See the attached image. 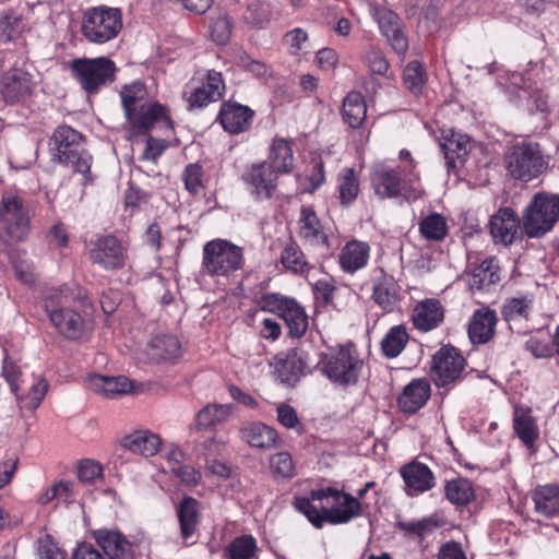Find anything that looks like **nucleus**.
<instances>
[{
    "label": "nucleus",
    "instance_id": "1",
    "mask_svg": "<svg viewBox=\"0 0 559 559\" xmlns=\"http://www.w3.org/2000/svg\"><path fill=\"white\" fill-rule=\"evenodd\" d=\"M294 504L317 528H321L325 522L345 524L364 513L358 498L331 487L312 490L310 497L296 498Z\"/></svg>",
    "mask_w": 559,
    "mask_h": 559
},
{
    "label": "nucleus",
    "instance_id": "2",
    "mask_svg": "<svg viewBox=\"0 0 559 559\" xmlns=\"http://www.w3.org/2000/svg\"><path fill=\"white\" fill-rule=\"evenodd\" d=\"M79 297L69 286L51 289L45 296V311L57 332L69 341L88 338L93 325L80 312L70 308L72 301Z\"/></svg>",
    "mask_w": 559,
    "mask_h": 559
},
{
    "label": "nucleus",
    "instance_id": "3",
    "mask_svg": "<svg viewBox=\"0 0 559 559\" xmlns=\"http://www.w3.org/2000/svg\"><path fill=\"white\" fill-rule=\"evenodd\" d=\"M124 116L133 133L144 134L156 122L171 127L166 109L160 104H148V93L141 82L126 85L120 92Z\"/></svg>",
    "mask_w": 559,
    "mask_h": 559
},
{
    "label": "nucleus",
    "instance_id": "4",
    "mask_svg": "<svg viewBox=\"0 0 559 559\" xmlns=\"http://www.w3.org/2000/svg\"><path fill=\"white\" fill-rule=\"evenodd\" d=\"M245 263L242 248L224 239H214L203 246L201 273L216 282L228 281Z\"/></svg>",
    "mask_w": 559,
    "mask_h": 559
},
{
    "label": "nucleus",
    "instance_id": "5",
    "mask_svg": "<svg viewBox=\"0 0 559 559\" xmlns=\"http://www.w3.org/2000/svg\"><path fill=\"white\" fill-rule=\"evenodd\" d=\"M83 135L69 126H59L49 140L52 162L72 166L82 175L90 173L92 156L82 148Z\"/></svg>",
    "mask_w": 559,
    "mask_h": 559
},
{
    "label": "nucleus",
    "instance_id": "6",
    "mask_svg": "<svg viewBox=\"0 0 559 559\" xmlns=\"http://www.w3.org/2000/svg\"><path fill=\"white\" fill-rule=\"evenodd\" d=\"M504 164L513 179L530 182L545 173L549 159L538 143L521 142L506 152Z\"/></svg>",
    "mask_w": 559,
    "mask_h": 559
},
{
    "label": "nucleus",
    "instance_id": "7",
    "mask_svg": "<svg viewBox=\"0 0 559 559\" xmlns=\"http://www.w3.org/2000/svg\"><path fill=\"white\" fill-rule=\"evenodd\" d=\"M559 221V194L537 192L525 207L522 226L528 238H539L552 230Z\"/></svg>",
    "mask_w": 559,
    "mask_h": 559
},
{
    "label": "nucleus",
    "instance_id": "8",
    "mask_svg": "<svg viewBox=\"0 0 559 559\" xmlns=\"http://www.w3.org/2000/svg\"><path fill=\"white\" fill-rule=\"evenodd\" d=\"M123 26L122 12L118 8L98 5L82 15L81 33L91 44L104 45L114 40Z\"/></svg>",
    "mask_w": 559,
    "mask_h": 559
},
{
    "label": "nucleus",
    "instance_id": "9",
    "mask_svg": "<svg viewBox=\"0 0 559 559\" xmlns=\"http://www.w3.org/2000/svg\"><path fill=\"white\" fill-rule=\"evenodd\" d=\"M70 69L73 78L88 94H94L102 86L115 80L117 70L115 62L107 57L74 59Z\"/></svg>",
    "mask_w": 559,
    "mask_h": 559
},
{
    "label": "nucleus",
    "instance_id": "10",
    "mask_svg": "<svg viewBox=\"0 0 559 559\" xmlns=\"http://www.w3.org/2000/svg\"><path fill=\"white\" fill-rule=\"evenodd\" d=\"M0 228L14 241H23L29 234V209L15 192L8 191L1 195Z\"/></svg>",
    "mask_w": 559,
    "mask_h": 559
},
{
    "label": "nucleus",
    "instance_id": "11",
    "mask_svg": "<svg viewBox=\"0 0 559 559\" xmlns=\"http://www.w3.org/2000/svg\"><path fill=\"white\" fill-rule=\"evenodd\" d=\"M320 365L322 372L332 382L348 385L357 382L362 362L353 346H340L324 354Z\"/></svg>",
    "mask_w": 559,
    "mask_h": 559
},
{
    "label": "nucleus",
    "instance_id": "12",
    "mask_svg": "<svg viewBox=\"0 0 559 559\" xmlns=\"http://www.w3.org/2000/svg\"><path fill=\"white\" fill-rule=\"evenodd\" d=\"M260 308L261 311L272 312L282 318L292 337H301L308 329V316L304 307L294 299L267 294L261 298Z\"/></svg>",
    "mask_w": 559,
    "mask_h": 559
},
{
    "label": "nucleus",
    "instance_id": "13",
    "mask_svg": "<svg viewBox=\"0 0 559 559\" xmlns=\"http://www.w3.org/2000/svg\"><path fill=\"white\" fill-rule=\"evenodd\" d=\"M465 358L452 346L441 347L432 358L431 378L437 386H445L462 379Z\"/></svg>",
    "mask_w": 559,
    "mask_h": 559
},
{
    "label": "nucleus",
    "instance_id": "14",
    "mask_svg": "<svg viewBox=\"0 0 559 559\" xmlns=\"http://www.w3.org/2000/svg\"><path fill=\"white\" fill-rule=\"evenodd\" d=\"M278 173L267 162L249 165L241 175V180L255 201L269 200L277 188Z\"/></svg>",
    "mask_w": 559,
    "mask_h": 559
},
{
    "label": "nucleus",
    "instance_id": "15",
    "mask_svg": "<svg viewBox=\"0 0 559 559\" xmlns=\"http://www.w3.org/2000/svg\"><path fill=\"white\" fill-rule=\"evenodd\" d=\"M88 255L93 264L105 271L120 270L128 262L127 249L112 235L100 236L93 241Z\"/></svg>",
    "mask_w": 559,
    "mask_h": 559
},
{
    "label": "nucleus",
    "instance_id": "16",
    "mask_svg": "<svg viewBox=\"0 0 559 559\" xmlns=\"http://www.w3.org/2000/svg\"><path fill=\"white\" fill-rule=\"evenodd\" d=\"M298 227V235L305 245L323 250L330 249L329 234L312 207L301 206Z\"/></svg>",
    "mask_w": 559,
    "mask_h": 559
},
{
    "label": "nucleus",
    "instance_id": "17",
    "mask_svg": "<svg viewBox=\"0 0 559 559\" xmlns=\"http://www.w3.org/2000/svg\"><path fill=\"white\" fill-rule=\"evenodd\" d=\"M370 13L376 19L381 33L386 37L392 48L399 53L404 55L408 48V41L401 28L399 16L386 8H380L370 4Z\"/></svg>",
    "mask_w": 559,
    "mask_h": 559
},
{
    "label": "nucleus",
    "instance_id": "18",
    "mask_svg": "<svg viewBox=\"0 0 559 559\" xmlns=\"http://www.w3.org/2000/svg\"><path fill=\"white\" fill-rule=\"evenodd\" d=\"M521 221L510 207H502L489 221V230L495 243L511 245L518 237Z\"/></svg>",
    "mask_w": 559,
    "mask_h": 559
},
{
    "label": "nucleus",
    "instance_id": "19",
    "mask_svg": "<svg viewBox=\"0 0 559 559\" xmlns=\"http://www.w3.org/2000/svg\"><path fill=\"white\" fill-rule=\"evenodd\" d=\"M370 180L374 193L381 199L404 197V183L399 173L388 165H374L370 174Z\"/></svg>",
    "mask_w": 559,
    "mask_h": 559
},
{
    "label": "nucleus",
    "instance_id": "20",
    "mask_svg": "<svg viewBox=\"0 0 559 559\" xmlns=\"http://www.w3.org/2000/svg\"><path fill=\"white\" fill-rule=\"evenodd\" d=\"M97 545L109 559H133L131 543L116 530L99 528L92 533Z\"/></svg>",
    "mask_w": 559,
    "mask_h": 559
},
{
    "label": "nucleus",
    "instance_id": "21",
    "mask_svg": "<svg viewBox=\"0 0 559 559\" xmlns=\"http://www.w3.org/2000/svg\"><path fill=\"white\" fill-rule=\"evenodd\" d=\"M225 91V84L221 72L209 70L205 82L195 87L188 97L190 108H202L210 103L221 99Z\"/></svg>",
    "mask_w": 559,
    "mask_h": 559
},
{
    "label": "nucleus",
    "instance_id": "22",
    "mask_svg": "<svg viewBox=\"0 0 559 559\" xmlns=\"http://www.w3.org/2000/svg\"><path fill=\"white\" fill-rule=\"evenodd\" d=\"M32 75L23 69L13 68L0 80V93L7 102L14 103L25 98L32 92Z\"/></svg>",
    "mask_w": 559,
    "mask_h": 559
},
{
    "label": "nucleus",
    "instance_id": "23",
    "mask_svg": "<svg viewBox=\"0 0 559 559\" xmlns=\"http://www.w3.org/2000/svg\"><path fill=\"white\" fill-rule=\"evenodd\" d=\"M400 473L405 483V491L409 497L424 493L435 486V476L426 464L412 462L404 465Z\"/></svg>",
    "mask_w": 559,
    "mask_h": 559
},
{
    "label": "nucleus",
    "instance_id": "24",
    "mask_svg": "<svg viewBox=\"0 0 559 559\" xmlns=\"http://www.w3.org/2000/svg\"><path fill=\"white\" fill-rule=\"evenodd\" d=\"M444 319V309L440 300L427 298L416 304L412 313L414 326L421 332L437 329Z\"/></svg>",
    "mask_w": 559,
    "mask_h": 559
},
{
    "label": "nucleus",
    "instance_id": "25",
    "mask_svg": "<svg viewBox=\"0 0 559 559\" xmlns=\"http://www.w3.org/2000/svg\"><path fill=\"white\" fill-rule=\"evenodd\" d=\"M430 393L431 388L427 379H414L404 386L399 395V407L403 413L414 414L427 403Z\"/></svg>",
    "mask_w": 559,
    "mask_h": 559
},
{
    "label": "nucleus",
    "instance_id": "26",
    "mask_svg": "<svg viewBox=\"0 0 559 559\" xmlns=\"http://www.w3.org/2000/svg\"><path fill=\"white\" fill-rule=\"evenodd\" d=\"M497 314L489 308L477 309L468 323V337L473 344H486L495 335Z\"/></svg>",
    "mask_w": 559,
    "mask_h": 559
},
{
    "label": "nucleus",
    "instance_id": "27",
    "mask_svg": "<svg viewBox=\"0 0 559 559\" xmlns=\"http://www.w3.org/2000/svg\"><path fill=\"white\" fill-rule=\"evenodd\" d=\"M370 258V246L368 242L353 239L345 243L338 255L341 269L348 274L364 269Z\"/></svg>",
    "mask_w": 559,
    "mask_h": 559
},
{
    "label": "nucleus",
    "instance_id": "28",
    "mask_svg": "<svg viewBox=\"0 0 559 559\" xmlns=\"http://www.w3.org/2000/svg\"><path fill=\"white\" fill-rule=\"evenodd\" d=\"M86 385L93 392L108 399L130 393L133 390L132 382L123 376L92 374L86 379Z\"/></svg>",
    "mask_w": 559,
    "mask_h": 559
},
{
    "label": "nucleus",
    "instance_id": "29",
    "mask_svg": "<svg viewBox=\"0 0 559 559\" xmlns=\"http://www.w3.org/2000/svg\"><path fill=\"white\" fill-rule=\"evenodd\" d=\"M253 111L239 104H224L219 111L223 128L229 133H240L251 124Z\"/></svg>",
    "mask_w": 559,
    "mask_h": 559
},
{
    "label": "nucleus",
    "instance_id": "30",
    "mask_svg": "<svg viewBox=\"0 0 559 559\" xmlns=\"http://www.w3.org/2000/svg\"><path fill=\"white\" fill-rule=\"evenodd\" d=\"M442 524L438 515L431 514L420 520H399L396 527L406 538L414 539L421 545L426 538L431 536Z\"/></svg>",
    "mask_w": 559,
    "mask_h": 559
},
{
    "label": "nucleus",
    "instance_id": "31",
    "mask_svg": "<svg viewBox=\"0 0 559 559\" xmlns=\"http://www.w3.org/2000/svg\"><path fill=\"white\" fill-rule=\"evenodd\" d=\"M241 439L252 448L270 449L277 442L278 436L275 429L260 423H249L240 429Z\"/></svg>",
    "mask_w": 559,
    "mask_h": 559
},
{
    "label": "nucleus",
    "instance_id": "32",
    "mask_svg": "<svg viewBox=\"0 0 559 559\" xmlns=\"http://www.w3.org/2000/svg\"><path fill=\"white\" fill-rule=\"evenodd\" d=\"M177 516L180 525V535L187 544H190L189 540L197 533L200 522L198 501L192 497H185L177 508ZM193 543L191 542V544Z\"/></svg>",
    "mask_w": 559,
    "mask_h": 559
},
{
    "label": "nucleus",
    "instance_id": "33",
    "mask_svg": "<svg viewBox=\"0 0 559 559\" xmlns=\"http://www.w3.org/2000/svg\"><path fill=\"white\" fill-rule=\"evenodd\" d=\"M122 445L134 454L150 457L158 452L162 439L148 430H140L126 436Z\"/></svg>",
    "mask_w": 559,
    "mask_h": 559
},
{
    "label": "nucleus",
    "instance_id": "34",
    "mask_svg": "<svg viewBox=\"0 0 559 559\" xmlns=\"http://www.w3.org/2000/svg\"><path fill=\"white\" fill-rule=\"evenodd\" d=\"M180 354L181 344L175 335L159 334L147 344V355L156 362L176 359Z\"/></svg>",
    "mask_w": 559,
    "mask_h": 559
},
{
    "label": "nucleus",
    "instance_id": "35",
    "mask_svg": "<svg viewBox=\"0 0 559 559\" xmlns=\"http://www.w3.org/2000/svg\"><path fill=\"white\" fill-rule=\"evenodd\" d=\"M534 305L532 295H520L507 298L501 308L503 319L512 328L513 324L527 321L531 317Z\"/></svg>",
    "mask_w": 559,
    "mask_h": 559
},
{
    "label": "nucleus",
    "instance_id": "36",
    "mask_svg": "<svg viewBox=\"0 0 559 559\" xmlns=\"http://www.w3.org/2000/svg\"><path fill=\"white\" fill-rule=\"evenodd\" d=\"M372 298L384 311L389 312L394 309L399 294L393 276L381 271V275L373 283Z\"/></svg>",
    "mask_w": 559,
    "mask_h": 559
},
{
    "label": "nucleus",
    "instance_id": "37",
    "mask_svg": "<svg viewBox=\"0 0 559 559\" xmlns=\"http://www.w3.org/2000/svg\"><path fill=\"white\" fill-rule=\"evenodd\" d=\"M441 148L448 167L454 168L457 164L465 162L471 151L469 139L465 134L452 132L450 136L444 138Z\"/></svg>",
    "mask_w": 559,
    "mask_h": 559
},
{
    "label": "nucleus",
    "instance_id": "38",
    "mask_svg": "<svg viewBox=\"0 0 559 559\" xmlns=\"http://www.w3.org/2000/svg\"><path fill=\"white\" fill-rule=\"evenodd\" d=\"M513 428L516 436L527 448H532L538 439V427L528 408L516 407L514 409Z\"/></svg>",
    "mask_w": 559,
    "mask_h": 559
},
{
    "label": "nucleus",
    "instance_id": "39",
    "mask_svg": "<svg viewBox=\"0 0 559 559\" xmlns=\"http://www.w3.org/2000/svg\"><path fill=\"white\" fill-rule=\"evenodd\" d=\"M281 263L287 271L298 275H308L312 270V265L306 259L300 246L293 239L284 245Z\"/></svg>",
    "mask_w": 559,
    "mask_h": 559
},
{
    "label": "nucleus",
    "instance_id": "40",
    "mask_svg": "<svg viewBox=\"0 0 559 559\" xmlns=\"http://www.w3.org/2000/svg\"><path fill=\"white\" fill-rule=\"evenodd\" d=\"M499 265L495 258H487L475 266L469 278L471 289L481 290L500 281Z\"/></svg>",
    "mask_w": 559,
    "mask_h": 559
},
{
    "label": "nucleus",
    "instance_id": "41",
    "mask_svg": "<svg viewBox=\"0 0 559 559\" xmlns=\"http://www.w3.org/2000/svg\"><path fill=\"white\" fill-rule=\"evenodd\" d=\"M533 500L535 510L546 518L559 513V487L555 485L539 486L535 489Z\"/></svg>",
    "mask_w": 559,
    "mask_h": 559
},
{
    "label": "nucleus",
    "instance_id": "42",
    "mask_svg": "<svg viewBox=\"0 0 559 559\" xmlns=\"http://www.w3.org/2000/svg\"><path fill=\"white\" fill-rule=\"evenodd\" d=\"M367 106L364 97L358 92H350L343 100L342 116L350 128H359L365 121Z\"/></svg>",
    "mask_w": 559,
    "mask_h": 559
},
{
    "label": "nucleus",
    "instance_id": "43",
    "mask_svg": "<svg viewBox=\"0 0 559 559\" xmlns=\"http://www.w3.org/2000/svg\"><path fill=\"white\" fill-rule=\"evenodd\" d=\"M269 165L278 174H287L294 167V156L289 143L284 139H275L269 154Z\"/></svg>",
    "mask_w": 559,
    "mask_h": 559
},
{
    "label": "nucleus",
    "instance_id": "44",
    "mask_svg": "<svg viewBox=\"0 0 559 559\" xmlns=\"http://www.w3.org/2000/svg\"><path fill=\"white\" fill-rule=\"evenodd\" d=\"M233 406L229 404H209L197 414L199 429L213 428L225 423L231 415Z\"/></svg>",
    "mask_w": 559,
    "mask_h": 559
},
{
    "label": "nucleus",
    "instance_id": "45",
    "mask_svg": "<svg viewBox=\"0 0 559 559\" xmlns=\"http://www.w3.org/2000/svg\"><path fill=\"white\" fill-rule=\"evenodd\" d=\"M416 162L401 163L399 170L402 175L404 183V198L407 200H417L424 194V190L419 185V174L416 170Z\"/></svg>",
    "mask_w": 559,
    "mask_h": 559
},
{
    "label": "nucleus",
    "instance_id": "46",
    "mask_svg": "<svg viewBox=\"0 0 559 559\" xmlns=\"http://www.w3.org/2000/svg\"><path fill=\"white\" fill-rule=\"evenodd\" d=\"M419 233L427 240L441 241L448 235L447 221L439 213L429 214L420 221Z\"/></svg>",
    "mask_w": 559,
    "mask_h": 559
},
{
    "label": "nucleus",
    "instance_id": "47",
    "mask_svg": "<svg viewBox=\"0 0 559 559\" xmlns=\"http://www.w3.org/2000/svg\"><path fill=\"white\" fill-rule=\"evenodd\" d=\"M444 491L448 500L457 506L467 504L474 498V489L471 481L462 477L447 481Z\"/></svg>",
    "mask_w": 559,
    "mask_h": 559
},
{
    "label": "nucleus",
    "instance_id": "48",
    "mask_svg": "<svg viewBox=\"0 0 559 559\" xmlns=\"http://www.w3.org/2000/svg\"><path fill=\"white\" fill-rule=\"evenodd\" d=\"M338 194L343 205L354 202L359 192V179L353 168H345L338 175Z\"/></svg>",
    "mask_w": 559,
    "mask_h": 559
},
{
    "label": "nucleus",
    "instance_id": "49",
    "mask_svg": "<svg viewBox=\"0 0 559 559\" xmlns=\"http://www.w3.org/2000/svg\"><path fill=\"white\" fill-rule=\"evenodd\" d=\"M257 540L251 535L236 537L226 548L228 559H258Z\"/></svg>",
    "mask_w": 559,
    "mask_h": 559
},
{
    "label": "nucleus",
    "instance_id": "50",
    "mask_svg": "<svg viewBox=\"0 0 559 559\" xmlns=\"http://www.w3.org/2000/svg\"><path fill=\"white\" fill-rule=\"evenodd\" d=\"M408 334L403 325H395L389 330L381 342L382 350L386 357L394 358L404 349Z\"/></svg>",
    "mask_w": 559,
    "mask_h": 559
},
{
    "label": "nucleus",
    "instance_id": "51",
    "mask_svg": "<svg viewBox=\"0 0 559 559\" xmlns=\"http://www.w3.org/2000/svg\"><path fill=\"white\" fill-rule=\"evenodd\" d=\"M282 43L288 53L295 57L306 55L310 48L309 35L307 31L301 27H295L286 32Z\"/></svg>",
    "mask_w": 559,
    "mask_h": 559
},
{
    "label": "nucleus",
    "instance_id": "52",
    "mask_svg": "<svg viewBox=\"0 0 559 559\" xmlns=\"http://www.w3.org/2000/svg\"><path fill=\"white\" fill-rule=\"evenodd\" d=\"M308 369V365L301 354L293 352L284 360L281 368L282 381L294 384Z\"/></svg>",
    "mask_w": 559,
    "mask_h": 559
},
{
    "label": "nucleus",
    "instance_id": "53",
    "mask_svg": "<svg viewBox=\"0 0 559 559\" xmlns=\"http://www.w3.org/2000/svg\"><path fill=\"white\" fill-rule=\"evenodd\" d=\"M270 469L274 477L289 479L295 476L296 468L288 452H278L270 457Z\"/></svg>",
    "mask_w": 559,
    "mask_h": 559
},
{
    "label": "nucleus",
    "instance_id": "54",
    "mask_svg": "<svg viewBox=\"0 0 559 559\" xmlns=\"http://www.w3.org/2000/svg\"><path fill=\"white\" fill-rule=\"evenodd\" d=\"M211 36L217 45H225L231 37L233 22L226 13L219 12L211 19Z\"/></svg>",
    "mask_w": 559,
    "mask_h": 559
},
{
    "label": "nucleus",
    "instance_id": "55",
    "mask_svg": "<svg viewBox=\"0 0 559 559\" xmlns=\"http://www.w3.org/2000/svg\"><path fill=\"white\" fill-rule=\"evenodd\" d=\"M403 79L407 90L415 95L419 94L426 81L421 63L418 61L409 62L404 69Z\"/></svg>",
    "mask_w": 559,
    "mask_h": 559
},
{
    "label": "nucleus",
    "instance_id": "56",
    "mask_svg": "<svg viewBox=\"0 0 559 559\" xmlns=\"http://www.w3.org/2000/svg\"><path fill=\"white\" fill-rule=\"evenodd\" d=\"M58 499L66 503L73 501L72 485L68 481H58L51 487L47 488L39 497L38 503L47 504L52 500Z\"/></svg>",
    "mask_w": 559,
    "mask_h": 559
},
{
    "label": "nucleus",
    "instance_id": "57",
    "mask_svg": "<svg viewBox=\"0 0 559 559\" xmlns=\"http://www.w3.org/2000/svg\"><path fill=\"white\" fill-rule=\"evenodd\" d=\"M242 17L252 26H261L269 20V9L260 0H253L248 4Z\"/></svg>",
    "mask_w": 559,
    "mask_h": 559
},
{
    "label": "nucleus",
    "instance_id": "58",
    "mask_svg": "<svg viewBox=\"0 0 559 559\" xmlns=\"http://www.w3.org/2000/svg\"><path fill=\"white\" fill-rule=\"evenodd\" d=\"M365 62L370 71L374 74L385 75L389 70V62L383 52L376 48L370 47L365 55Z\"/></svg>",
    "mask_w": 559,
    "mask_h": 559
},
{
    "label": "nucleus",
    "instance_id": "59",
    "mask_svg": "<svg viewBox=\"0 0 559 559\" xmlns=\"http://www.w3.org/2000/svg\"><path fill=\"white\" fill-rule=\"evenodd\" d=\"M183 181L186 189L191 194H198L203 187L201 166H199L198 164L188 165L183 171Z\"/></svg>",
    "mask_w": 559,
    "mask_h": 559
},
{
    "label": "nucleus",
    "instance_id": "60",
    "mask_svg": "<svg viewBox=\"0 0 559 559\" xmlns=\"http://www.w3.org/2000/svg\"><path fill=\"white\" fill-rule=\"evenodd\" d=\"M103 468L93 460H84L79 464L78 477L83 483H94L102 478Z\"/></svg>",
    "mask_w": 559,
    "mask_h": 559
},
{
    "label": "nucleus",
    "instance_id": "61",
    "mask_svg": "<svg viewBox=\"0 0 559 559\" xmlns=\"http://www.w3.org/2000/svg\"><path fill=\"white\" fill-rule=\"evenodd\" d=\"M171 473L180 479V481L188 486V487H194L197 486L201 478V472L194 468L191 465H178V466H171Z\"/></svg>",
    "mask_w": 559,
    "mask_h": 559
},
{
    "label": "nucleus",
    "instance_id": "62",
    "mask_svg": "<svg viewBox=\"0 0 559 559\" xmlns=\"http://www.w3.org/2000/svg\"><path fill=\"white\" fill-rule=\"evenodd\" d=\"M47 391H48V383L46 382V380L39 379L37 382H35L32 385L27 395L24 397L25 407L31 411L36 409L40 405L41 401L44 400Z\"/></svg>",
    "mask_w": 559,
    "mask_h": 559
},
{
    "label": "nucleus",
    "instance_id": "63",
    "mask_svg": "<svg viewBox=\"0 0 559 559\" xmlns=\"http://www.w3.org/2000/svg\"><path fill=\"white\" fill-rule=\"evenodd\" d=\"M524 348L535 358H548L552 355L549 343L536 336H531L524 344Z\"/></svg>",
    "mask_w": 559,
    "mask_h": 559
},
{
    "label": "nucleus",
    "instance_id": "64",
    "mask_svg": "<svg viewBox=\"0 0 559 559\" xmlns=\"http://www.w3.org/2000/svg\"><path fill=\"white\" fill-rule=\"evenodd\" d=\"M38 554L40 559H66V552L50 537L40 540Z\"/></svg>",
    "mask_w": 559,
    "mask_h": 559
}]
</instances>
